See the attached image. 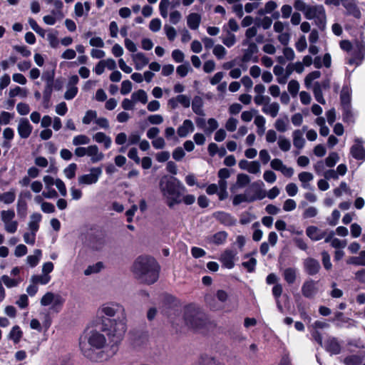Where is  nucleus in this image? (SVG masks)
I'll use <instances>...</instances> for the list:
<instances>
[{
	"label": "nucleus",
	"mask_w": 365,
	"mask_h": 365,
	"mask_svg": "<svg viewBox=\"0 0 365 365\" xmlns=\"http://www.w3.org/2000/svg\"><path fill=\"white\" fill-rule=\"evenodd\" d=\"M288 91L293 96L295 97L299 90V83L296 80H291L287 86Z\"/></svg>",
	"instance_id": "13d9d810"
},
{
	"label": "nucleus",
	"mask_w": 365,
	"mask_h": 365,
	"mask_svg": "<svg viewBox=\"0 0 365 365\" xmlns=\"http://www.w3.org/2000/svg\"><path fill=\"white\" fill-rule=\"evenodd\" d=\"M299 181L302 182V186L304 189H311V185L309 183L314 179V176L311 173L302 172L298 175Z\"/></svg>",
	"instance_id": "2f4dec72"
},
{
	"label": "nucleus",
	"mask_w": 365,
	"mask_h": 365,
	"mask_svg": "<svg viewBox=\"0 0 365 365\" xmlns=\"http://www.w3.org/2000/svg\"><path fill=\"white\" fill-rule=\"evenodd\" d=\"M272 20L269 16H264L262 19H259L258 23L256 24L257 27H262L264 30H267L271 27Z\"/></svg>",
	"instance_id": "69168bd1"
},
{
	"label": "nucleus",
	"mask_w": 365,
	"mask_h": 365,
	"mask_svg": "<svg viewBox=\"0 0 365 365\" xmlns=\"http://www.w3.org/2000/svg\"><path fill=\"white\" fill-rule=\"evenodd\" d=\"M238 124V120L235 118L230 117L225 123V128L229 132H234L236 130Z\"/></svg>",
	"instance_id": "e2e57ef3"
},
{
	"label": "nucleus",
	"mask_w": 365,
	"mask_h": 365,
	"mask_svg": "<svg viewBox=\"0 0 365 365\" xmlns=\"http://www.w3.org/2000/svg\"><path fill=\"white\" fill-rule=\"evenodd\" d=\"M0 280H1V284H4L6 287L12 288L18 286L19 282L16 279H11L7 275H3Z\"/></svg>",
	"instance_id": "bf43d9fd"
},
{
	"label": "nucleus",
	"mask_w": 365,
	"mask_h": 365,
	"mask_svg": "<svg viewBox=\"0 0 365 365\" xmlns=\"http://www.w3.org/2000/svg\"><path fill=\"white\" fill-rule=\"evenodd\" d=\"M364 140L361 138L354 139V144L350 148L351 156L358 160H365V148L364 147Z\"/></svg>",
	"instance_id": "9d476101"
},
{
	"label": "nucleus",
	"mask_w": 365,
	"mask_h": 365,
	"mask_svg": "<svg viewBox=\"0 0 365 365\" xmlns=\"http://www.w3.org/2000/svg\"><path fill=\"white\" fill-rule=\"evenodd\" d=\"M321 76V72L314 71L309 73L304 78V84L307 88H310L313 81L319 78Z\"/></svg>",
	"instance_id": "49530a36"
},
{
	"label": "nucleus",
	"mask_w": 365,
	"mask_h": 365,
	"mask_svg": "<svg viewBox=\"0 0 365 365\" xmlns=\"http://www.w3.org/2000/svg\"><path fill=\"white\" fill-rule=\"evenodd\" d=\"M51 276H46V274H34L31 276L30 282L34 283L37 285H46L51 281Z\"/></svg>",
	"instance_id": "58836bf2"
},
{
	"label": "nucleus",
	"mask_w": 365,
	"mask_h": 365,
	"mask_svg": "<svg viewBox=\"0 0 365 365\" xmlns=\"http://www.w3.org/2000/svg\"><path fill=\"white\" fill-rule=\"evenodd\" d=\"M313 93L314 98L317 102L319 103L324 105L326 103V101L324 100L322 94V87L319 83L317 82L314 85Z\"/></svg>",
	"instance_id": "79ce46f5"
},
{
	"label": "nucleus",
	"mask_w": 365,
	"mask_h": 365,
	"mask_svg": "<svg viewBox=\"0 0 365 365\" xmlns=\"http://www.w3.org/2000/svg\"><path fill=\"white\" fill-rule=\"evenodd\" d=\"M87 150V156L90 158L93 163L100 162L104 158V154L99 150L96 145H88Z\"/></svg>",
	"instance_id": "a211bd4d"
},
{
	"label": "nucleus",
	"mask_w": 365,
	"mask_h": 365,
	"mask_svg": "<svg viewBox=\"0 0 365 365\" xmlns=\"http://www.w3.org/2000/svg\"><path fill=\"white\" fill-rule=\"evenodd\" d=\"M184 320L189 327L200 329L205 324V315L198 307L190 304L185 308Z\"/></svg>",
	"instance_id": "39448f33"
},
{
	"label": "nucleus",
	"mask_w": 365,
	"mask_h": 365,
	"mask_svg": "<svg viewBox=\"0 0 365 365\" xmlns=\"http://www.w3.org/2000/svg\"><path fill=\"white\" fill-rule=\"evenodd\" d=\"M347 263L356 266H365V250L361 251L356 257H350Z\"/></svg>",
	"instance_id": "a19ab883"
},
{
	"label": "nucleus",
	"mask_w": 365,
	"mask_h": 365,
	"mask_svg": "<svg viewBox=\"0 0 365 365\" xmlns=\"http://www.w3.org/2000/svg\"><path fill=\"white\" fill-rule=\"evenodd\" d=\"M250 178L248 175L240 173L237 176L236 184L240 187H244L250 182Z\"/></svg>",
	"instance_id": "3c124183"
},
{
	"label": "nucleus",
	"mask_w": 365,
	"mask_h": 365,
	"mask_svg": "<svg viewBox=\"0 0 365 365\" xmlns=\"http://www.w3.org/2000/svg\"><path fill=\"white\" fill-rule=\"evenodd\" d=\"M102 174L100 168H92L90 173L82 175L78 177V181L80 185H89L96 183Z\"/></svg>",
	"instance_id": "6e6552de"
},
{
	"label": "nucleus",
	"mask_w": 365,
	"mask_h": 365,
	"mask_svg": "<svg viewBox=\"0 0 365 365\" xmlns=\"http://www.w3.org/2000/svg\"><path fill=\"white\" fill-rule=\"evenodd\" d=\"M9 96L10 98H14L18 96L24 98L27 96V92L26 89L19 86H16L15 88L9 90Z\"/></svg>",
	"instance_id": "6e6d98bb"
},
{
	"label": "nucleus",
	"mask_w": 365,
	"mask_h": 365,
	"mask_svg": "<svg viewBox=\"0 0 365 365\" xmlns=\"http://www.w3.org/2000/svg\"><path fill=\"white\" fill-rule=\"evenodd\" d=\"M41 255H42V252L41 250H38V249H36L34 251V255H29L26 258V262H27V264H29L30 267H36L41 258Z\"/></svg>",
	"instance_id": "4c0bfd02"
},
{
	"label": "nucleus",
	"mask_w": 365,
	"mask_h": 365,
	"mask_svg": "<svg viewBox=\"0 0 365 365\" xmlns=\"http://www.w3.org/2000/svg\"><path fill=\"white\" fill-rule=\"evenodd\" d=\"M303 264L304 271L309 275L317 274L319 272L321 267L319 262L317 259L311 257L304 259Z\"/></svg>",
	"instance_id": "2eb2a0df"
},
{
	"label": "nucleus",
	"mask_w": 365,
	"mask_h": 365,
	"mask_svg": "<svg viewBox=\"0 0 365 365\" xmlns=\"http://www.w3.org/2000/svg\"><path fill=\"white\" fill-rule=\"evenodd\" d=\"M301 291L305 298H314L318 292L317 282L312 279L305 280L302 286Z\"/></svg>",
	"instance_id": "9b49d317"
},
{
	"label": "nucleus",
	"mask_w": 365,
	"mask_h": 365,
	"mask_svg": "<svg viewBox=\"0 0 365 365\" xmlns=\"http://www.w3.org/2000/svg\"><path fill=\"white\" fill-rule=\"evenodd\" d=\"M103 268V264L101 262H98L94 264L89 265L85 270L84 274L86 276L98 273Z\"/></svg>",
	"instance_id": "37998d69"
},
{
	"label": "nucleus",
	"mask_w": 365,
	"mask_h": 365,
	"mask_svg": "<svg viewBox=\"0 0 365 365\" xmlns=\"http://www.w3.org/2000/svg\"><path fill=\"white\" fill-rule=\"evenodd\" d=\"M237 252L232 250H225L220 255V261L222 266L227 269H232L235 266Z\"/></svg>",
	"instance_id": "f8f14e48"
},
{
	"label": "nucleus",
	"mask_w": 365,
	"mask_h": 365,
	"mask_svg": "<svg viewBox=\"0 0 365 365\" xmlns=\"http://www.w3.org/2000/svg\"><path fill=\"white\" fill-rule=\"evenodd\" d=\"M53 6L56 9V11L52 10L51 14L56 15L58 19H61L63 18L64 15L61 11V9L63 6V4L61 0H53Z\"/></svg>",
	"instance_id": "5fc2aeb1"
},
{
	"label": "nucleus",
	"mask_w": 365,
	"mask_h": 365,
	"mask_svg": "<svg viewBox=\"0 0 365 365\" xmlns=\"http://www.w3.org/2000/svg\"><path fill=\"white\" fill-rule=\"evenodd\" d=\"M326 349L333 354H338L341 351V346L336 338H329L326 342Z\"/></svg>",
	"instance_id": "c85d7f7f"
},
{
	"label": "nucleus",
	"mask_w": 365,
	"mask_h": 365,
	"mask_svg": "<svg viewBox=\"0 0 365 365\" xmlns=\"http://www.w3.org/2000/svg\"><path fill=\"white\" fill-rule=\"evenodd\" d=\"M305 18L314 20L315 25L322 31L326 28L327 16L325 9L322 5H310L307 9Z\"/></svg>",
	"instance_id": "423d86ee"
},
{
	"label": "nucleus",
	"mask_w": 365,
	"mask_h": 365,
	"mask_svg": "<svg viewBox=\"0 0 365 365\" xmlns=\"http://www.w3.org/2000/svg\"><path fill=\"white\" fill-rule=\"evenodd\" d=\"M223 31L226 32L225 36L221 37L222 42L228 48L233 46L236 43V36L233 33H231L227 29L226 26H223Z\"/></svg>",
	"instance_id": "cd10ccee"
},
{
	"label": "nucleus",
	"mask_w": 365,
	"mask_h": 365,
	"mask_svg": "<svg viewBox=\"0 0 365 365\" xmlns=\"http://www.w3.org/2000/svg\"><path fill=\"white\" fill-rule=\"evenodd\" d=\"M342 4L350 14L357 19L361 17V11L357 6L354 3V0H345Z\"/></svg>",
	"instance_id": "393cba45"
},
{
	"label": "nucleus",
	"mask_w": 365,
	"mask_h": 365,
	"mask_svg": "<svg viewBox=\"0 0 365 365\" xmlns=\"http://www.w3.org/2000/svg\"><path fill=\"white\" fill-rule=\"evenodd\" d=\"M278 146L283 152H287L291 148V142L289 139L286 138L283 135H280L278 138L277 142Z\"/></svg>",
	"instance_id": "a18cd8bd"
},
{
	"label": "nucleus",
	"mask_w": 365,
	"mask_h": 365,
	"mask_svg": "<svg viewBox=\"0 0 365 365\" xmlns=\"http://www.w3.org/2000/svg\"><path fill=\"white\" fill-rule=\"evenodd\" d=\"M42 219V215L38 212H34L30 216L29 228L31 232H37L39 229V222Z\"/></svg>",
	"instance_id": "bb28decb"
},
{
	"label": "nucleus",
	"mask_w": 365,
	"mask_h": 365,
	"mask_svg": "<svg viewBox=\"0 0 365 365\" xmlns=\"http://www.w3.org/2000/svg\"><path fill=\"white\" fill-rule=\"evenodd\" d=\"M201 22V16L197 13H191L187 17V24L188 27L192 30L198 29Z\"/></svg>",
	"instance_id": "a878e982"
},
{
	"label": "nucleus",
	"mask_w": 365,
	"mask_h": 365,
	"mask_svg": "<svg viewBox=\"0 0 365 365\" xmlns=\"http://www.w3.org/2000/svg\"><path fill=\"white\" fill-rule=\"evenodd\" d=\"M299 275V270L296 267H287L282 270L284 281L289 285L295 283Z\"/></svg>",
	"instance_id": "dca6fc26"
},
{
	"label": "nucleus",
	"mask_w": 365,
	"mask_h": 365,
	"mask_svg": "<svg viewBox=\"0 0 365 365\" xmlns=\"http://www.w3.org/2000/svg\"><path fill=\"white\" fill-rule=\"evenodd\" d=\"M180 0H160L159 4V11L160 16L163 19H166L168 16V9H174L180 5Z\"/></svg>",
	"instance_id": "4468645a"
},
{
	"label": "nucleus",
	"mask_w": 365,
	"mask_h": 365,
	"mask_svg": "<svg viewBox=\"0 0 365 365\" xmlns=\"http://www.w3.org/2000/svg\"><path fill=\"white\" fill-rule=\"evenodd\" d=\"M307 235L313 241H318L324 237V232L316 226H309L306 230Z\"/></svg>",
	"instance_id": "5701e85b"
},
{
	"label": "nucleus",
	"mask_w": 365,
	"mask_h": 365,
	"mask_svg": "<svg viewBox=\"0 0 365 365\" xmlns=\"http://www.w3.org/2000/svg\"><path fill=\"white\" fill-rule=\"evenodd\" d=\"M288 126V119L279 118L274 123V128L279 132L284 133L287 131Z\"/></svg>",
	"instance_id": "603ef678"
},
{
	"label": "nucleus",
	"mask_w": 365,
	"mask_h": 365,
	"mask_svg": "<svg viewBox=\"0 0 365 365\" xmlns=\"http://www.w3.org/2000/svg\"><path fill=\"white\" fill-rule=\"evenodd\" d=\"M93 140L97 143L103 144L105 149H108L112 145V139L103 132H98L93 135Z\"/></svg>",
	"instance_id": "412c9836"
},
{
	"label": "nucleus",
	"mask_w": 365,
	"mask_h": 365,
	"mask_svg": "<svg viewBox=\"0 0 365 365\" xmlns=\"http://www.w3.org/2000/svg\"><path fill=\"white\" fill-rule=\"evenodd\" d=\"M254 123L257 126V133L259 136H262L265 132L266 119L264 116L258 115L255 117Z\"/></svg>",
	"instance_id": "ea45409f"
},
{
	"label": "nucleus",
	"mask_w": 365,
	"mask_h": 365,
	"mask_svg": "<svg viewBox=\"0 0 365 365\" xmlns=\"http://www.w3.org/2000/svg\"><path fill=\"white\" fill-rule=\"evenodd\" d=\"M64 299L60 294L51 292H46L40 301L41 306L51 305L50 311L55 313H58L61 311Z\"/></svg>",
	"instance_id": "0eeeda50"
},
{
	"label": "nucleus",
	"mask_w": 365,
	"mask_h": 365,
	"mask_svg": "<svg viewBox=\"0 0 365 365\" xmlns=\"http://www.w3.org/2000/svg\"><path fill=\"white\" fill-rule=\"evenodd\" d=\"M159 187L169 207L182 202V193L186 191V188L178 178L163 176L160 180Z\"/></svg>",
	"instance_id": "20e7f679"
},
{
	"label": "nucleus",
	"mask_w": 365,
	"mask_h": 365,
	"mask_svg": "<svg viewBox=\"0 0 365 365\" xmlns=\"http://www.w3.org/2000/svg\"><path fill=\"white\" fill-rule=\"evenodd\" d=\"M101 320V330L106 334L112 346L118 344L126 331V314L124 307L118 303L108 302L97 309Z\"/></svg>",
	"instance_id": "f257e3e1"
},
{
	"label": "nucleus",
	"mask_w": 365,
	"mask_h": 365,
	"mask_svg": "<svg viewBox=\"0 0 365 365\" xmlns=\"http://www.w3.org/2000/svg\"><path fill=\"white\" fill-rule=\"evenodd\" d=\"M203 101L201 97L195 96L192 101V109L193 112L201 116L205 115V112L203 110Z\"/></svg>",
	"instance_id": "7c9ffc66"
},
{
	"label": "nucleus",
	"mask_w": 365,
	"mask_h": 365,
	"mask_svg": "<svg viewBox=\"0 0 365 365\" xmlns=\"http://www.w3.org/2000/svg\"><path fill=\"white\" fill-rule=\"evenodd\" d=\"M16 200V191L11 188L9 191L0 194V202L10 205Z\"/></svg>",
	"instance_id": "c756f323"
},
{
	"label": "nucleus",
	"mask_w": 365,
	"mask_h": 365,
	"mask_svg": "<svg viewBox=\"0 0 365 365\" xmlns=\"http://www.w3.org/2000/svg\"><path fill=\"white\" fill-rule=\"evenodd\" d=\"M33 127L30 124L29 120L25 118H20L18 126L17 131L20 138L23 139L28 138L32 133Z\"/></svg>",
	"instance_id": "ddd939ff"
},
{
	"label": "nucleus",
	"mask_w": 365,
	"mask_h": 365,
	"mask_svg": "<svg viewBox=\"0 0 365 365\" xmlns=\"http://www.w3.org/2000/svg\"><path fill=\"white\" fill-rule=\"evenodd\" d=\"M133 271L141 282L150 284L158 280L160 267L154 258L140 256L135 261Z\"/></svg>",
	"instance_id": "7ed1b4c3"
},
{
	"label": "nucleus",
	"mask_w": 365,
	"mask_h": 365,
	"mask_svg": "<svg viewBox=\"0 0 365 365\" xmlns=\"http://www.w3.org/2000/svg\"><path fill=\"white\" fill-rule=\"evenodd\" d=\"M91 142L90 138L86 135H78L73 138L72 143L75 146L88 145Z\"/></svg>",
	"instance_id": "09e8293b"
},
{
	"label": "nucleus",
	"mask_w": 365,
	"mask_h": 365,
	"mask_svg": "<svg viewBox=\"0 0 365 365\" xmlns=\"http://www.w3.org/2000/svg\"><path fill=\"white\" fill-rule=\"evenodd\" d=\"M22 336L23 332L21 328L19 327V326L16 325L12 327L11 330L10 331L8 335V338L9 339L13 341L14 344H18L20 341Z\"/></svg>",
	"instance_id": "473e14b6"
},
{
	"label": "nucleus",
	"mask_w": 365,
	"mask_h": 365,
	"mask_svg": "<svg viewBox=\"0 0 365 365\" xmlns=\"http://www.w3.org/2000/svg\"><path fill=\"white\" fill-rule=\"evenodd\" d=\"M339 160V156L336 152H331L325 159V165L329 168L334 167Z\"/></svg>",
	"instance_id": "8fccbe9b"
},
{
	"label": "nucleus",
	"mask_w": 365,
	"mask_h": 365,
	"mask_svg": "<svg viewBox=\"0 0 365 365\" xmlns=\"http://www.w3.org/2000/svg\"><path fill=\"white\" fill-rule=\"evenodd\" d=\"M292 136L294 145L299 149L302 148L305 143V140L303 137V131L296 130L293 132Z\"/></svg>",
	"instance_id": "72a5a7b5"
},
{
	"label": "nucleus",
	"mask_w": 365,
	"mask_h": 365,
	"mask_svg": "<svg viewBox=\"0 0 365 365\" xmlns=\"http://www.w3.org/2000/svg\"><path fill=\"white\" fill-rule=\"evenodd\" d=\"M256 200V197H251L247 190L245 194H238L234 196L232 203L234 205H238L242 202H251Z\"/></svg>",
	"instance_id": "f704fd0d"
},
{
	"label": "nucleus",
	"mask_w": 365,
	"mask_h": 365,
	"mask_svg": "<svg viewBox=\"0 0 365 365\" xmlns=\"http://www.w3.org/2000/svg\"><path fill=\"white\" fill-rule=\"evenodd\" d=\"M15 217V212L12 209L2 210L1 212V219L3 223L8 222Z\"/></svg>",
	"instance_id": "4d7b16f0"
},
{
	"label": "nucleus",
	"mask_w": 365,
	"mask_h": 365,
	"mask_svg": "<svg viewBox=\"0 0 365 365\" xmlns=\"http://www.w3.org/2000/svg\"><path fill=\"white\" fill-rule=\"evenodd\" d=\"M195 130V126L191 120L186 119L177 130V133L180 138H185Z\"/></svg>",
	"instance_id": "f3484780"
},
{
	"label": "nucleus",
	"mask_w": 365,
	"mask_h": 365,
	"mask_svg": "<svg viewBox=\"0 0 365 365\" xmlns=\"http://www.w3.org/2000/svg\"><path fill=\"white\" fill-rule=\"evenodd\" d=\"M14 114L7 111H1L0 113V125H8L14 118Z\"/></svg>",
	"instance_id": "052dcab7"
},
{
	"label": "nucleus",
	"mask_w": 365,
	"mask_h": 365,
	"mask_svg": "<svg viewBox=\"0 0 365 365\" xmlns=\"http://www.w3.org/2000/svg\"><path fill=\"white\" fill-rule=\"evenodd\" d=\"M351 55L352 56L348 59L347 63L356 65V66L361 65L364 58L362 56V53H357L356 51H352Z\"/></svg>",
	"instance_id": "de8ad7c7"
},
{
	"label": "nucleus",
	"mask_w": 365,
	"mask_h": 365,
	"mask_svg": "<svg viewBox=\"0 0 365 365\" xmlns=\"http://www.w3.org/2000/svg\"><path fill=\"white\" fill-rule=\"evenodd\" d=\"M80 348L87 358L93 361H102L107 360L109 356H104L103 352L95 355L92 349H100L106 344V339L103 334L96 330L86 331L80 341Z\"/></svg>",
	"instance_id": "f03ea898"
},
{
	"label": "nucleus",
	"mask_w": 365,
	"mask_h": 365,
	"mask_svg": "<svg viewBox=\"0 0 365 365\" xmlns=\"http://www.w3.org/2000/svg\"><path fill=\"white\" fill-rule=\"evenodd\" d=\"M242 45L247 46V48L243 51L242 61L245 63L249 61L257 62L258 57L254 56L258 52V47L256 43L243 40Z\"/></svg>",
	"instance_id": "1a4fd4ad"
},
{
	"label": "nucleus",
	"mask_w": 365,
	"mask_h": 365,
	"mask_svg": "<svg viewBox=\"0 0 365 365\" xmlns=\"http://www.w3.org/2000/svg\"><path fill=\"white\" fill-rule=\"evenodd\" d=\"M215 218L225 226H232L236 224V219L230 214L225 212H217L215 215Z\"/></svg>",
	"instance_id": "6ab92c4d"
},
{
	"label": "nucleus",
	"mask_w": 365,
	"mask_h": 365,
	"mask_svg": "<svg viewBox=\"0 0 365 365\" xmlns=\"http://www.w3.org/2000/svg\"><path fill=\"white\" fill-rule=\"evenodd\" d=\"M227 236L228 234L225 231H220L212 235L209 236L207 238V241L209 243L220 245L224 244L226 242Z\"/></svg>",
	"instance_id": "aec40b11"
},
{
	"label": "nucleus",
	"mask_w": 365,
	"mask_h": 365,
	"mask_svg": "<svg viewBox=\"0 0 365 365\" xmlns=\"http://www.w3.org/2000/svg\"><path fill=\"white\" fill-rule=\"evenodd\" d=\"M212 52L218 59H222L227 54L226 49L220 44L215 46Z\"/></svg>",
	"instance_id": "338daca9"
},
{
	"label": "nucleus",
	"mask_w": 365,
	"mask_h": 365,
	"mask_svg": "<svg viewBox=\"0 0 365 365\" xmlns=\"http://www.w3.org/2000/svg\"><path fill=\"white\" fill-rule=\"evenodd\" d=\"M318 209L314 206L307 207L303 212V217L304 219L312 218L317 215Z\"/></svg>",
	"instance_id": "774afa93"
},
{
	"label": "nucleus",
	"mask_w": 365,
	"mask_h": 365,
	"mask_svg": "<svg viewBox=\"0 0 365 365\" xmlns=\"http://www.w3.org/2000/svg\"><path fill=\"white\" fill-rule=\"evenodd\" d=\"M4 230L6 232L13 234L17 231L19 222L14 219L9 221L8 222L4 223Z\"/></svg>",
	"instance_id": "864d4df0"
},
{
	"label": "nucleus",
	"mask_w": 365,
	"mask_h": 365,
	"mask_svg": "<svg viewBox=\"0 0 365 365\" xmlns=\"http://www.w3.org/2000/svg\"><path fill=\"white\" fill-rule=\"evenodd\" d=\"M131 98L135 103L140 102L143 104H145L148 102L147 93L143 89H139L137 91L133 92L131 95Z\"/></svg>",
	"instance_id": "e433bc0d"
},
{
	"label": "nucleus",
	"mask_w": 365,
	"mask_h": 365,
	"mask_svg": "<svg viewBox=\"0 0 365 365\" xmlns=\"http://www.w3.org/2000/svg\"><path fill=\"white\" fill-rule=\"evenodd\" d=\"M279 104L277 102L267 103L262 108V112L272 118H275L279 110Z\"/></svg>",
	"instance_id": "4be33fe9"
},
{
	"label": "nucleus",
	"mask_w": 365,
	"mask_h": 365,
	"mask_svg": "<svg viewBox=\"0 0 365 365\" xmlns=\"http://www.w3.org/2000/svg\"><path fill=\"white\" fill-rule=\"evenodd\" d=\"M106 245V240L104 237H96L90 242V247L92 250H101Z\"/></svg>",
	"instance_id": "c9c22d12"
},
{
	"label": "nucleus",
	"mask_w": 365,
	"mask_h": 365,
	"mask_svg": "<svg viewBox=\"0 0 365 365\" xmlns=\"http://www.w3.org/2000/svg\"><path fill=\"white\" fill-rule=\"evenodd\" d=\"M132 59L135 63V67L137 70H141L149 62L148 58L143 53L133 54Z\"/></svg>",
	"instance_id": "b1692460"
},
{
	"label": "nucleus",
	"mask_w": 365,
	"mask_h": 365,
	"mask_svg": "<svg viewBox=\"0 0 365 365\" xmlns=\"http://www.w3.org/2000/svg\"><path fill=\"white\" fill-rule=\"evenodd\" d=\"M76 170L77 165L76 163H71L63 170V173L67 178L72 179L76 175Z\"/></svg>",
	"instance_id": "680f3d73"
},
{
	"label": "nucleus",
	"mask_w": 365,
	"mask_h": 365,
	"mask_svg": "<svg viewBox=\"0 0 365 365\" xmlns=\"http://www.w3.org/2000/svg\"><path fill=\"white\" fill-rule=\"evenodd\" d=\"M17 213L19 217H25L27 213V204L26 202L21 199L19 198L17 205H16Z\"/></svg>",
	"instance_id": "c03bdc74"
},
{
	"label": "nucleus",
	"mask_w": 365,
	"mask_h": 365,
	"mask_svg": "<svg viewBox=\"0 0 365 365\" xmlns=\"http://www.w3.org/2000/svg\"><path fill=\"white\" fill-rule=\"evenodd\" d=\"M96 118H97L96 111L93 110H89L86 113L84 117L82 119V122L83 124L88 125L91 123V122L93 120H96Z\"/></svg>",
	"instance_id": "0e129e2a"
}]
</instances>
